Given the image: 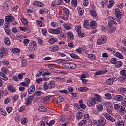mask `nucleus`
Returning <instances> with one entry per match:
<instances>
[{
  "label": "nucleus",
  "instance_id": "1",
  "mask_svg": "<svg viewBox=\"0 0 126 126\" xmlns=\"http://www.w3.org/2000/svg\"><path fill=\"white\" fill-rule=\"evenodd\" d=\"M56 86V84H55V81H51L48 84L47 83H45L43 84V90L44 91H47L48 89H53Z\"/></svg>",
  "mask_w": 126,
  "mask_h": 126
},
{
  "label": "nucleus",
  "instance_id": "2",
  "mask_svg": "<svg viewBox=\"0 0 126 126\" xmlns=\"http://www.w3.org/2000/svg\"><path fill=\"white\" fill-rule=\"evenodd\" d=\"M115 14L117 18L118 19H121V18L124 16L125 13L121 11L119 8H116L115 9Z\"/></svg>",
  "mask_w": 126,
  "mask_h": 126
},
{
  "label": "nucleus",
  "instance_id": "3",
  "mask_svg": "<svg viewBox=\"0 0 126 126\" xmlns=\"http://www.w3.org/2000/svg\"><path fill=\"white\" fill-rule=\"evenodd\" d=\"M108 19H109L108 20V24L109 27H112L114 24H115L116 25H117V23L115 18H114L113 17H111V16L108 17Z\"/></svg>",
  "mask_w": 126,
  "mask_h": 126
},
{
  "label": "nucleus",
  "instance_id": "4",
  "mask_svg": "<svg viewBox=\"0 0 126 126\" xmlns=\"http://www.w3.org/2000/svg\"><path fill=\"white\" fill-rule=\"evenodd\" d=\"M87 105L88 107H94L96 105V101L93 97H90L88 99Z\"/></svg>",
  "mask_w": 126,
  "mask_h": 126
},
{
  "label": "nucleus",
  "instance_id": "5",
  "mask_svg": "<svg viewBox=\"0 0 126 126\" xmlns=\"http://www.w3.org/2000/svg\"><path fill=\"white\" fill-rule=\"evenodd\" d=\"M4 29L7 35H8L9 36L11 35V33H10V29H9V23L6 22L4 24Z\"/></svg>",
  "mask_w": 126,
  "mask_h": 126
},
{
  "label": "nucleus",
  "instance_id": "6",
  "mask_svg": "<svg viewBox=\"0 0 126 126\" xmlns=\"http://www.w3.org/2000/svg\"><path fill=\"white\" fill-rule=\"evenodd\" d=\"M107 42V37H102L100 38H99L97 40V45H103L104 43Z\"/></svg>",
  "mask_w": 126,
  "mask_h": 126
},
{
  "label": "nucleus",
  "instance_id": "7",
  "mask_svg": "<svg viewBox=\"0 0 126 126\" xmlns=\"http://www.w3.org/2000/svg\"><path fill=\"white\" fill-rule=\"evenodd\" d=\"M92 96H94L93 97L94 101H97V102H101L102 100V97L101 95L96 94H92Z\"/></svg>",
  "mask_w": 126,
  "mask_h": 126
},
{
  "label": "nucleus",
  "instance_id": "8",
  "mask_svg": "<svg viewBox=\"0 0 126 126\" xmlns=\"http://www.w3.org/2000/svg\"><path fill=\"white\" fill-rule=\"evenodd\" d=\"M103 116H105V118H106L107 120H109V121H110V122H112V123L116 122V119H114L111 115L106 112L103 113Z\"/></svg>",
  "mask_w": 126,
  "mask_h": 126
},
{
  "label": "nucleus",
  "instance_id": "9",
  "mask_svg": "<svg viewBox=\"0 0 126 126\" xmlns=\"http://www.w3.org/2000/svg\"><path fill=\"white\" fill-rule=\"evenodd\" d=\"M33 100H34L33 95H31L29 97H28L26 101V106H30V105L32 104Z\"/></svg>",
  "mask_w": 126,
  "mask_h": 126
},
{
  "label": "nucleus",
  "instance_id": "10",
  "mask_svg": "<svg viewBox=\"0 0 126 126\" xmlns=\"http://www.w3.org/2000/svg\"><path fill=\"white\" fill-rule=\"evenodd\" d=\"M114 81H116V77H113L106 80V83L107 85H112L114 83Z\"/></svg>",
  "mask_w": 126,
  "mask_h": 126
},
{
  "label": "nucleus",
  "instance_id": "11",
  "mask_svg": "<svg viewBox=\"0 0 126 126\" xmlns=\"http://www.w3.org/2000/svg\"><path fill=\"white\" fill-rule=\"evenodd\" d=\"M98 125L100 126H104L106 125V119L104 117H100L98 120Z\"/></svg>",
  "mask_w": 126,
  "mask_h": 126
},
{
  "label": "nucleus",
  "instance_id": "12",
  "mask_svg": "<svg viewBox=\"0 0 126 126\" xmlns=\"http://www.w3.org/2000/svg\"><path fill=\"white\" fill-rule=\"evenodd\" d=\"M14 20V17L12 16H6L5 18V22L8 23H10V22H12Z\"/></svg>",
  "mask_w": 126,
  "mask_h": 126
},
{
  "label": "nucleus",
  "instance_id": "13",
  "mask_svg": "<svg viewBox=\"0 0 126 126\" xmlns=\"http://www.w3.org/2000/svg\"><path fill=\"white\" fill-rule=\"evenodd\" d=\"M67 35V38L68 39H69V40H71V41H72L74 39V35L73 34V33L71 32H68L66 33Z\"/></svg>",
  "mask_w": 126,
  "mask_h": 126
},
{
  "label": "nucleus",
  "instance_id": "14",
  "mask_svg": "<svg viewBox=\"0 0 126 126\" xmlns=\"http://www.w3.org/2000/svg\"><path fill=\"white\" fill-rule=\"evenodd\" d=\"M34 6H38L39 7H42L44 6V3L41 1H35L32 3Z\"/></svg>",
  "mask_w": 126,
  "mask_h": 126
},
{
  "label": "nucleus",
  "instance_id": "15",
  "mask_svg": "<svg viewBox=\"0 0 126 126\" xmlns=\"http://www.w3.org/2000/svg\"><path fill=\"white\" fill-rule=\"evenodd\" d=\"M7 89L9 92H10L11 93H15V92H16V89L13 86L8 85L7 86Z\"/></svg>",
  "mask_w": 126,
  "mask_h": 126
},
{
  "label": "nucleus",
  "instance_id": "16",
  "mask_svg": "<svg viewBox=\"0 0 126 126\" xmlns=\"http://www.w3.org/2000/svg\"><path fill=\"white\" fill-rule=\"evenodd\" d=\"M60 49V46L59 45H55L53 46H51L50 47L49 50L51 52H57L58 50Z\"/></svg>",
  "mask_w": 126,
  "mask_h": 126
},
{
  "label": "nucleus",
  "instance_id": "17",
  "mask_svg": "<svg viewBox=\"0 0 126 126\" xmlns=\"http://www.w3.org/2000/svg\"><path fill=\"white\" fill-rule=\"evenodd\" d=\"M0 79H2L4 81H7L8 78L5 75V74L1 72H0Z\"/></svg>",
  "mask_w": 126,
  "mask_h": 126
},
{
  "label": "nucleus",
  "instance_id": "18",
  "mask_svg": "<svg viewBox=\"0 0 126 126\" xmlns=\"http://www.w3.org/2000/svg\"><path fill=\"white\" fill-rule=\"evenodd\" d=\"M4 42L6 46H10L11 42L9 37L6 36L4 38Z\"/></svg>",
  "mask_w": 126,
  "mask_h": 126
},
{
  "label": "nucleus",
  "instance_id": "19",
  "mask_svg": "<svg viewBox=\"0 0 126 126\" xmlns=\"http://www.w3.org/2000/svg\"><path fill=\"white\" fill-rule=\"evenodd\" d=\"M78 92H88L89 88L86 87H80L78 89Z\"/></svg>",
  "mask_w": 126,
  "mask_h": 126
},
{
  "label": "nucleus",
  "instance_id": "20",
  "mask_svg": "<svg viewBox=\"0 0 126 126\" xmlns=\"http://www.w3.org/2000/svg\"><path fill=\"white\" fill-rule=\"evenodd\" d=\"M63 66L66 68V69H69L70 65V62H66L63 63H62Z\"/></svg>",
  "mask_w": 126,
  "mask_h": 126
},
{
  "label": "nucleus",
  "instance_id": "21",
  "mask_svg": "<svg viewBox=\"0 0 126 126\" xmlns=\"http://www.w3.org/2000/svg\"><path fill=\"white\" fill-rule=\"evenodd\" d=\"M35 92V86L32 85L28 90L29 94H33Z\"/></svg>",
  "mask_w": 126,
  "mask_h": 126
},
{
  "label": "nucleus",
  "instance_id": "22",
  "mask_svg": "<svg viewBox=\"0 0 126 126\" xmlns=\"http://www.w3.org/2000/svg\"><path fill=\"white\" fill-rule=\"evenodd\" d=\"M61 9L63 11V13H64L66 15H69V10L68 9L65 8V7L62 6L61 7Z\"/></svg>",
  "mask_w": 126,
  "mask_h": 126
},
{
  "label": "nucleus",
  "instance_id": "23",
  "mask_svg": "<svg viewBox=\"0 0 126 126\" xmlns=\"http://www.w3.org/2000/svg\"><path fill=\"white\" fill-rule=\"evenodd\" d=\"M106 70H102L95 72L94 75H102V74H105V73H106Z\"/></svg>",
  "mask_w": 126,
  "mask_h": 126
},
{
  "label": "nucleus",
  "instance_id": "24",
  "mask_svg": "<svg viewBox=\"0 0 126 126\" xmlns=\"http://www.w3.org/2000/svg\"><path fill=\"white\" fill-rule=\"evenodd\" d=\"M90 26L91 28H96V27H97L96 21L92 20L90 24Z\"/></svg>",
  "mask_w": 126,
  "mask_h": 126
},
{
  "label": "nucleus",
  "instance_id": "25",
  "mask_svg": "<svg viewBox=\"0 0 126 126\" xmlns=\"http://www.w3.org/2000/svg\"><path fill=\"white\" fill-rule=\"evenodd\" d=\"M115 100L116 101H123L124 100V97L121 95H116L114 97Z\"/></svg>",
  "mask_w": 126,
  "mask_h": 126
},
{
  "label": "nucleus",
  "instance_id": "26",
  "mask_svg": "<svg viewBox=\"0 0 126 126\" xmlns=\"http://www.w3.org/2000/svg\"><path fill=\"white\" fill-rule=\"evenodd\" d=\"M115 126H125V122L123 121H118L115 122Z\"/></svg>",
  "mask_w": 126,
  "mask_h": 126
},
{
  "label": "nucleus",
  "instance_id": "27",
  "mask_svg": "<svg viewBox=\"0 0 126 126\" xmlns=\"http://www.w3.org/2000/svg\"><path fill=\"white\" fill-rule=\"evenodd\" d=\"M56 42H58V38L56 37L51 38L48 41L49 44H55Z\"/></svg>",
  "mask_w": 126,
  "mask_h": 126
},
{
  "label": "nucleus",
  "instance_id": "28",
  "mask_svg": "<svg viewBox=\"0 0 126 126\" xmlns=\"http://www.w3.org/2000/svg\"><path fill=\"white\" fill-rule=\"evenodd\" d=\"M21 21L25 26H27L28 25V21L27 20V19L25 18H21Z\"/></svg>",
  "mask_w": 126,
  "mask_h": 126
},
{
  "label": "nucleus",
  "instance_id": "29",
  "mask_svg": "<svg viewBox=\"0 0 126 126\" xmlns=\"http://www.w3.org/2000/svg\"><path fill=\"white\" fill-rule=\"evenodd\" d=\"M64 29H66V30H70L71 29V26L70 25V24L69 23H65L63 25Z\"/></svg>",
  "mask_w": 126,
  "mask_h": 126
},
{
  "label": "nucleus",
  "instance_id": "30",
  "mask_svg": "<svg viewBox=\"0 0 126 126\" xmlns=\"http://www.w3.org/2000/svg\"><path fill=\"white\" fill-rule=\"evenodd\" d=\"M48 67L51 69H59V65H57L55 64H49Z\"/></svg>",
  "mask_w": 126,
  "mask_h": 126
},
{
  "label": "nucleus",
  "instance_id": "31",
  "mask_svg": "<svg viewBox=\"0 0 126 126\" xmlns=\"http://www.w3.org/2000/svg\"><path fill=\"white\" fill-rule=\"evenodd\" d=\"M0 114L3 116V117H6L7 116V113L5 110L1 108L0 107Z\"/></svg>",
  "mask_w": 126,
  "mask_h": 126
},
{
  "label": "nucleus",
  "instance_id": "32",
  "mask_svg": "<svg viewBox=\"0 0 126 126\" xmlns=\"http://www.w3.org/2000/svg\"><path fill=\"white\" fill-rule=\"evenodd\" d=\"M77 67V65L72 62H70L69 69H75Z\"/></svg>",
  "mask_w": 126,
  "mask_h": 126
},
{
  "label": "nucleus",
  "instance_id": "33",
  "mask_svg": "<svg viewBox=\"0 0 126 126\" xmlns=\"http://www.w3.org/2000/svg\"><path fill=\"white\" fill-rule=\"evenodd\" d=\"M54 30H55L54 34H60L62 33V32H63V31H62V28L60 27L57 29H55Z\"/></svg>",
  "mask_w": 126,
  "mask_h": 126
},
{
  "label": "nucleus",
  "instance_id": "34",
  "mask_svg": "<svg viewBox=\"0 0 126 126\" xmlns=\"http://www.w3.org/2000/svg\"><path fill=\"white\" fill-rule=\"evenodd\" d=\"M90 13L92 16H93V17H97V13L96 12V11L94 10H90Z\"/></svg>",
  "mask_w": 126,
  "mask_h": 126
},
{
  "label": "nucleus",
  "instance_id": "35",
  "mask_svg": "<svg viewBox=\"0 0 126 126\" xmlns=\"http://www.w3.org/2000/svg\"><path fill=\"white\" fill-rule=\"evenodd\" d=\"M123 65V62L121 61H118L116 62V63L115 64V66L117 68H120Z\"/></svg>",
  "mask_w": 126,
  "mask_h": 126
},
{
  "label": "nucleus",
  "instance_id": "36",
  "mask_svg": "<svg viewBox=\"0 0 126 126\" xmlns=\"http://www.w3.org/2000/svg\"><path fill=\"white\" fill-rule=\"evenodd\" d=\"M37 42H38V44L40 45V46H43V44L44 43V40L42 39L40 37H36Z\"/></svg>",
  "mask_w": 126,
  "mask_h": 126
},
{
  "label": "nucleus",
  "instance_id": "37",
  "mask_svg": "<svg viewBox=\"0 0 126 126\" xmlns=\"http://www.w3.org/2000/svg\"><path fill=\"white\" fill-rule=\"evenodd\" d=\"M115 56L118 59H120V60H123L124 59V56H123V55L120 52H116Z\"/></svg>",
  "mask_w": 126,
  "mask_h": 126
},
{
  "label": "nucleus",
  "instance_id": "38",
  "mask_svg": "<svg viewBox=\"0 0 126 126\" xmlns=\"http://www.w3.org/2000/svg\"><path fill=\"white\" fill-rule=\"evenodd\" d=\"M77 9L78 10V13H79L80 15H83V13H84V10H83L82 8L78 7Z\"/></svg>",
  "mask_w": 126,
  "mask_h": 126
},
{
  "label": "nucleus",
  "instance_id": "39",
  "mask_svg": "<svg viewBox=\"0 0 126 126\" xmlns=\"http://www.w3.org/2000/svg\"><path fill=\"white\" fill-rule=\"evenodd\" d=\"M2 7L4 10L6 11V10H8L9 9V7L8 6V4L6 2H4L2 5Z\"/></svg>",
  "mask_w": 126,
  "mask_h": 126
},
{
  "label": "nucleus",
  "instance_id": "40",
  "mask_svg": "<svg viewBox=\"0 0 126 126\" xmlns=\"http://www.w3.org/2000/svg\"><path fill=\"white\" fill-rule=\"evenodd\" d=\"M21 123L22 125H26L28 123V119L26 118H23L21 120Z\"/></svg>",
  "mask_w": 126,
  "mask_h": 126
},
{
  "label": "nucleus",
  "instance_id": "41",
  "mask_svg": "<svg viewBox=\"0 0 126 126\" xmlns=\"http://www.w3.org/2000/svg\"><path fill=\"white\" fill-rule=\"evenodd\" d=\"M120 113L122 115H125V114H126V108L125 107L123 106H121Z\"/></svg>",
  "mask_w": 126,
  "mask_h": 126
},
{
  "label": "nucleus",
  "instance_id": "42",
  "mask_svg": "<svg viewBox=\"0 0 126 126\" xmlns=\"http://www.w3.org/2000/svg\"><path fill=\"white\" fill-rule=\"evenodd\" d=\"M83 116V113L80 111H78L76 113V117H77V119L78 120L81 119V118H82Z\"/></svg>",
  "mask_w": 126,
  "mask_h": 126
},
{
  "label": "nucleus",
  "instance_id": "43",
  "mask_svg": "<svg viewBox=\"0 0 126 126\" xmlns=\"http://www.w3.org/2000/svg\"><path fill=\"white\" fill-rule=\"evenodd\" d=\"M70 56L71 58H72V59H74L75 60H79V56L74 53H71L70 55Z\"/></svg>",
  "mask_w": 126,
  "mask_h": 126
},
{
  "label": "nucleus",
  "instance_id": "44",
  "mask_svg": "<svg viewBox=\"0 0 126 126\" xmlns=\"http://www.w3.org/2000/svg\"><path fill=\"white\" fill-rule=\"evenodd\" d=\"M63 100H64L63 97V96H60L57 98L56 102L57 103H61V102H63Z\"/></svg>",
  "mask_w": 126,
  "mask_h": 126
},
{
  "label": "nucleus",
  "instance_id": "45",
  "mask_svg": "<svg viewBox=\"0 0 126 126\" xmlns=\"http://www.w3.org/2000/svg\"><path fill=\"white\" fill-rule=\"evenodd\" d=\"M50 25L53 27V28H57V27H59V23H57L56 22H52L50 24Z\"/></svg>",
  "mask_w": 126,
  "mask_h": 126
},
{
  "label": "nucleus",
  "instance_id": "46",
  "mask_svg": "<svg viewBox=\"0 0 126 126\" xmlns=\"http://www.w3.org/2000/svg\"><path fill=\"white\" fill-rule=\"evenodd\" d=\"M21 67H26L27 66V63L26 60H23L21 62Z\"/></svg>",
  "mask_w": 126,
  "mask_h": 126
},
{
  "label": "nucleus",
  "instance_id": "47",
  "mask_svg": "<svg viewBox=\"0 0 126 126\" xmlns=\"http://www.w3.org/2000/svg\"><path fill=\"white\" fill-rule=\"evenodd\" d=\"M53 99V96L52 95H48L47 96L44 97L43 99L44 101H51Z\"/></svg>",
  "mask_w": 126,
  "mask_h": 126
},
{
  "label": "nucleus",
  "instance_id": "48",
  "mask_svg": "<svg viewBox=\"0 0 126 126\" xmlns=\"http://www.w3.org/2000/svg\"><path fill=\"white\" fill-rule=\"evenodd\" d=\"M78 36L79 38H84V37H85V36H86V34H85V33H84V32H78Z\"/></svg>",
  "mask_w": 126,
  "mask_h": 126
},
{
  "label": "nucleus",
  "instance_id": "49",
  "mask_svg": "<svg viewBox=\"0 0 126 126\" xmlns=\"http://www.w3.org/2000/svg\"><path fill=\"white\" fill-rule=\"evenodd\" d=\"M29 42H30V40L29 39H25L23 42V44L25 47H27L28 46V44H29Z\"/></svg>",
  "mask_w": 126,
  "mask_h": 126
},
{
  "label": "nucleus",
  "instance_id": "50",
  "mask_svg": "<svg viewBox=\"0 0 126 126\" xmlns=\"http://www.w3.org/2000/svg\"><path fill=\"white\" fill-rule=\"evenodd\" d=\"M84 26L85 28L88 29L89 28V26H90V24H89V22L87 20H86L84 22Z\"/></svg>",
  "mask_w": 126,
  "mask_h": 126
},
{
  "label": "nucleus",
  "instance_id": "51",
  "mask_svg": "<svg viewBox=\"0 0 126 126\" xmlns=\"http://www.w3.org/2000/svg\"><path fill=\"white\" fill-rule=\"evenodd\" d=\"M0 51L1 53H2V55H3V54L4 55H6L7 54V50H6V49L4 48V47H1L0 49Z\"/></svg>",
  "mask_w": 126,
  "mask_h": 126
},
{
  "label": "nucleus",
  "instance_id": "52",
  "mask_svg": "<svg viewBox=\"0 0 126 126\" xmlns=\"http://www.w3.org/2000/svg\"><path fill=\"white\" fill-rule=\"evenodd\" d=\"M115 4V2L114 0H110L109 1V4L108 5V8H111Z\"/></svg>",
  "mask_w": 126,
  "mask_h": 126
},
{
  "label": "nucleus",
  "instance_id": "53",
  "mask_svg": "<svg viewBox=\"0 0 126 126\" xmlns=\"http://www.w3.org/2000/svg\"><path fill=\"white\" fill-rule=\"evenodd\" d=\"M1 71L3 73H9V70L6 67L1 68Z\"/></svg>",
  "mask_w": 126,
  "mask_h": 126
},
{
  "label": "nucleus",
  "instance_id": "54",
  "mask_svg": "<svg viewBox=\"0 0 126 126\" xmlns=\"http://www.w3.org/2000/svg\"><path fill=\"white\" fill-rule=\"evenodd\" d=\"M55 123H56V121H55V120H51L49 122V123L47 122L46 124L48 126H54V125H55Z\"/></svg>",
  "mask_w": 126,
  "mask_h": 126
},
{
  "label": "nucleus",
  "instance_id": "55",
  "mask_svg": "<svg viewBox=\"0 0 126 126\" xmlns=\"http://www.w3.org/2000/svg\"><path fill=\"white\" fill-rule=\"evenodd\" d=\"M116 30V27L112 28L110 27V28L108 29V32L109 33H114Z\"/></svg>",
  "mask_w": 126,
  "mask_h": 126
},
{
  "label": "nucleus",
  "instance_id": "56",
  "mask_svg": "<svg viewBox=\"0 0 126 126\" xmlns=\"http://www.w3.org/2000/svg\"><path fill=\"white\" fill-rule=\"evenodd\" d=\"M74 108L79 111H82L81 108H80V104H78V103H75L74 104Z\"/></svg>",
  "mask_w": 126,
  "mask_h": 126
},
{
  "label": "nucleus",
  "instance_id": "57",
  "mask_svg": "<svg viewBox=\"0 0 126 126\" xmlns=\"http://www.w3.org/2000/svg\"><path fill=\"white\" fill-rule=\"evenodd\" d=\"M38 111L39 112H47V108H45L44 106H40L38 108Z\"/></svg>",
  "mask_w": 126,
  "mask_h": 126
},
{
  "label": "nucleus",
  "instance_id": "58",
  "mask_svg": "<svg viewBox=\"0 0 126 126\" xmlns=\"http://www.w3.org/2000/svg\"><path fill=\"white\" fill-rule=\"evenodd\" d=\"M75 30L77 33L81 32V26L78 25L75 27Z\"/></svg>",
  "mask_w": 126,
  "mask_h": 126
},
{
  "label": "nucleus",
  "instance_id": "59",
  "mask_svg": "<svg viewBox=\"0 0 126 126\" xmlns=\"http://www.w3.org/2000/svg\"><path fill=\"white\" fill-rule=\"evenodd\" d=\"M96 109L97 111H99V112L103 111V105L102 104H98L96 106Z\"/></svg>",
  "mask_w": 126,
  "mask_h": 126
},
{
  "label": "nucleus",
  "instance_id": "60",
  "mask_svg": "<svg viewBox=\"0 0 126 126\" xmlns=\"http://www.w3.org/2000/svg\"><path fill=\"white\" fill-rule=\"evenodd\" d=\"M18 112L21 113V112H24L25 111V106L23 105L18 108Z\"/></svg>",
  "mask_w": 126,
  "mask_h": 126
},
{
  "label": "nucleus",
  "instance_id": "61",
  "mask_svg": "<svg viewBox=\"0 0 126 126\" xmlns=\"http://www.w3.org/2000/svg\"><path fill=\"white\" fill-rule=\"evenodd\" d=\"M88 58H89L90 60H96V57L93 54L88 55Z\"/></svg>",
  "mask_w": 126,
  "mask_h": 126
},
{
  "label": "nucleus",
  "instance_id": "62",
  "mask_svg": "<svg viewBox=\"0 0 126 126\" xmlns=\"http://www.w3.org/2000/svg\"><path fill=\"white\" fill-rule=\"evenodd\" d=\"M27 95V92H22L21 93V97L22 99H23V98H25Z\"/></svg>",
  "mask_w": 126,
  "mask_h": 126
},
{
  "label": "nucleus",
  "instance_id": "63",
  "mask_svg": "<svg viewBox=\"0 0 126 126\" xmlns=\"http://www.w3.org/2000/svg\"><path fill=\"white\" fill-rule=\"evenodd\" d=\"M119 91L121 92V93H126V89L124 88H119L118 89Z\"/></svg>",
  "mask_w": 126,
  "mask_h": 126
},
{
  "label": "nucleus",
  "instance_id": "64",
  "mask_svg": "<svg viewBox=\"0 0 126 126\" xmlns=\"http://www.w3.org/2000/svg\"><path fill=\"white\" fill-rule=\"evenodd\" d=\"M120 74L122 76H126V70L125 69L121 70L120 71Z\"/></svg>",
  "mask_w": 126,
  "mask_h": 126
}]
</instances>
